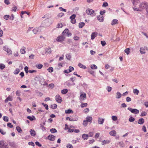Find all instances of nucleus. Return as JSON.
I'll use <instances>...</instances> for the list:
<instances>
[{"label":"nucleus","mask_w":148,"mask_h":148,"mask_svg":"<svg viewBox=\"0 0 148 148\" xmlns=\"http://www.w3.org/2000/svg\"><path fill=\"white\" fill-rule=\"evenodd\" d=\"M139 7L141 11L145 9H147L148 8V3L145 2H142L139 5Z\"/></svg>","instance_id":"obj_1"},{"label":"nucleus","mask_w":148,"mask_h":148,"mask_svg":"<svg viewBox=\"0 0 148 148\" xmlns=\"http://www.w3.org/2000/svg\"><path fill=\"white\" fill-rule=\"evenodd\" d=\"M3 49L6 51L8 55L12 54V51L7 46H4L3 48Z\"/></svg>","instance_id":"obj_2"},{"label":"nucleus","mask_w":148,"mask_h":148,"mask_svg":"<svg viewBox=\"0 0 148 148\" xmlns=\"http://www.w3.org/2000/svg\"><path fill=\"white\" fill-rule=\"evenodd\" d=\"M65 39V37L63 35L58 36L56 39V41L58 42H62Z\"/></svg>","instance_id":"obj_3"},{"label":"nucleus","mask_w":148,"mask_h":148,"mask_svg":"<svg viewBox=\"0 0 148 148\" xmlns=\"http://www.w3.org/2000/svg\"><path fill=\"white\" fill-rule=\"evenodd\" d=\"M0 148H8V145L5 143L4 140L0 141Z\"/></svg>","instance_id":"obj_4"},{"label":"nucleus","mask_w":148,"mask_h":148,"mask_svg":"<svg viewBox=\"0 0 148 148\" xmlns=\"http://www.w3.org/2000/svg\"><path fill=\"white\" fill-rule=\"evenodd\" d=\"M128 110L130 111L132 113L134 114H137L139 113V110L136 109H132L131 108H127Z\"/></svg>","instance_id":"obj_5"},{"label":"nucleus","mask_w":148,"mask_h":148,"mask_svg":"<svg viewBox=\"0 0 148 148\" xmlns=\"http://www.w3.org/2000/svg\"><path fill=\"white\" fill-rule=\"evenodd\" d=\"M62 34L63 35L66 34L68 37L71 36L72 35V34L69 32V29H66L64 30L62 33Z\"/></svg>","instance_id":"obj_6"},{"label":"nucleus","mask_w":148,"mask_h":148,"mask_svg":"<svg viewBox=\"0 0 148 148\" xmlns=\"http://www.w3.org/2000/svg\"><path fill=\"white\" fill-rule=\"evenodd\" d=\"M80 93L79 99L82 101L84 100L86 98V94L82 92Z\"/></svg>","instance_id":"obj_7"},{"label":"nucleus","mask_w":148,"mask_h":148,"mask_svg":"<svg viewBox=\"0 0 148 148\" xmlns=\"http://www.w3.org/2000/svg\"><path fill=\"white\" fill-rule=\"evenodd\" d=\"M56 100V101L59 103H61L62 101V98L61 97H60L59 95H56L55 97Z\"/></svg>","instance_id":"obj_8"},{"label":"nucleus","mask_w":148,"mask_h":148,"mask_svg":"<svg viewBox=\"0 0 148 148\" xmlns=\"http://www.w3.org/2000/svg\"><path fill=\"white\" fill-rule=\"evenodd\" d=\"M94 12V11L93 10L88 8L86 10V13L88 15H91Z\"/></svg>","instance_id":"obj_9"},{"label":"nucleus","mask_w":148,"mask_h":148,"mask_svg":"<svg viewBox=\"0 0 148 148\" xmlns=\"http://www.w3.org/2000/svg\"><path fill=\"white\" fill-rule=\"evenodd\" d=\"M48 138L49 140L51 141H54L55 138V136L52 135H49L48 137Z\"/></svg>","instance_id":"obj_10"},{"label":"nucleus","mask_w":148,"mask_h":148,"mask_svg":"<svg viewBox=\"0 0 148 148\" xmlns=\"http://www.w3.org/2000/svg\"><path fill=\"white\" fill-rule=\"evenodd\" d=\"M97 33L95 32H92L91 35V39L93 40L97 36Z\"/></svg>","instance_id":"obj_11"},{"label":"nucleus","mask_w":148,"mask_h":148,"mask_svg":"<svg viewBox=\"0 0 148 148\" xmlns=\"http://www.w3.org/2000/svg\"><path fill=\"white\" fill-rule=\"evenodd\" d=\"M31 135L33 136H34L36 135V132L35 131L32 129H31L29 131Z\"/></svg>","instance_id":"obj_12"},{"label":"nucleus","mask_w":148,"mask_h":148,"mask_svg":"<svg viewBox=\"0 0 148 148\" xmlns=\"http://www.w3.org/2000/svg\"><path fill=\"white\" fill-rule=\"evenodd\" d=\"M98 123L100 124H102L104 123V119L101 118H99L98 119Z\"/></svg>","instance_id":"obj_13"},{"label":"nucleus","mask_w":148,"mask_h":148,"mask_svg":"<svg viewBox=\"0 0 148 148\" xmlns=\"http://www.w3.org/2000/svg\"><path fill=\"white\" fill-rule=\"evenodd\" d=\"M109 134L111 136H115L116 134V132L114 130H112L110 132Z\"/></svg>","instance_id":"obj_14"},{"label":"nucleus","mask_w":148,"mask_h":148,"mask_svg":"<svg viewBox=\"0 0 148 148\" xmlns=\"http://www.w3.org/2000/svg\"><path fill=\"white\" fill-rule=\"evenodd\" d=\"M78 66L80 68L84 69H86V66L82 64V63H79L78 64Z\"/></svg>","instance_id":"obj_15"},{"label":"nucleus","mask_w":148,"mask_h":148,"mask_svg":"<svg viewBox=\"0 0 148 148\" xmlns=\"http://www.w3.org/2000/svg\"><path fill=\"white\" fill-rule=\"evenodd\" d=\"M26 48L24 47H23L21 49L20 51L21 53L24 54L25 53L26 51H25Z\"/></svg>","instance_id":"obj_16"},{"label":"nucleus","mask_w":148,"mask_h":148,"mask_svg":"<svg viewBox=\"0 0 148 148\" xmlns=\"http://www.w3.org/2000/svg\"><path fill=\"white\" fill-rule=\"evenodd\" d=\"M12 97L9 96L5 100V103H7L8 101H12Z\"/></svg>","instance_id":"obj_17"},{"label":"nucleus","mask_w":148,"mask_h":148,"mask_svg":"<svg viewBox=\"0 0 148 148\" xmlns=\"http://www.w3.org/2000/svg\"><path fill=\"white\" fill-rule=\"evenodd\" d=\"M97 19L100 22H102L103 20V17L102 15H99L97 17Z\"/></svg>","instance_id":"obj_18"},{"label":"nucleus","mask_w":148,"mask_h":148,"mask_svg":"<svg viewBox=\"0 0 148 148\" xmlns=\"http://www.w3.org/2000/svg\"><path fill=\"white\" fill-rule=\"evenodd\" d=\"M140 2V0H132V2L134 5H136Z\"/></svg>","instance_id":"obj_19"},{"label":"nucleus","mask_w":148,"mask_h":148,"mask_svg":"<svg viewBox=\"0 0 148 148\" xmlns=\"http://www.w3.org/2000/svg\"><path fill=\"white\" fill-rule=\"evenodd\" d=\"M110 142V140H104L102 142L101 144L102 145H103L106 144H108Z\"/></svg>","instance_id":"obj_20"},{"label":"nucleus","mask_w":148,"mask_h":148,"mask_svg":"<svg viewBox=\"0 0 148 148\" xmlns=\"http://www.w3.org/2000/svg\"><path fill=\"white\" fill-rule=\"evenodd\" d=\"M144 122V119L143 118H141L139 119L138 123V124H142Z\"/></svg>","instance_id":"obj_21"},{"label":"nucleus","mask_w":148,"mask_h":148,"mask_svg":"<svg viewBox=\"0 0 148 148\" xmlns=\"http://www.w3.org/2000/svg\"><path fill=\"white\" fill-rule=\"evenodd\" d=\"M92 119V118L91 116H88L86 118V120L88 122H91Z\"/></svg>","instance_id":"obj_22"},{"label":"nucleus","mask_w":148,"mask_h":148,"mask_svg":"<svg viewBox=\"0 0 148 148\" xmlns=\"http://www.w3.org/2000/svg\"><path fill=\"white\" fill-rule=\"evenodd\" d=\"M118 23V20L116 19H113L111 25H114Z\"/></svg>","instance_id":"obj_23"},{"label":"nucleus","mask_w":148,"mask_h":148,"mask_svg":"<svg viewBox=\"0 0 148 148\" xmlns=\"http://www.w3.org/2000/svg\"><path fill=\"white\" fill-rule=\"evenodd\" d=\"M82 137L84 140H87L88 137V136L87 134H83L82 135Z\"/></svg>","instance_id":"obj_24"},{"label":"nucleus","mask_w":148,"mask_h":148,"mask_svg":"<svg viewBox=\"0 0 148 148\" xmlns=\"http://www.w3.org/2000/svg\"><path fill=\"white\" fill-rule=\"evenodd\" d=\"M36 66L38 69H40L42 68L43 65L42 64H38L36 65Z\"/></svg>","instance_id":"obj_25"},{"label":"nucleus","mask_w":148,"mask_h":148,"mask_svg":"<svg viewBox=\"0 0 148 148\" xmlns=\"http://www.w3.org/2000/svg\"><path fill=\"white\" fill-rule=\"evenodd\" d=\"M64 14V13L61 12L60 13L58 14L57 16V18H59L62 17Z\"/></svg>","instance_id":"obj_26"},{"label":"nucleus","mask_w":148,"mask_h":148,"mask_svg":"<svg viewBox=\"0 0 148 148\" xmlns=\"http://www.w3.org/2000/svg\"><path fill=\"white\" fill-rule=\"evenodd\" d=\"M73 111L71 109H68V110H66L65 111V113L66 114H70L71 113H73Z\"/></svg>","instance_id":"obj_27"},{"label":"nucleus","mask_w":148,"mask_h":148,"mask_svg":"<svg viewBox=\"0 0 148 148\" xmlns=\"http://www.w3.org/2000/svg\"><path fill=\"white\" fill-rule=\"evenodd\" d=\"M20 72V69L17 68L16 69L14 72V73L15 75L18 74Z\"/></svg>","instance_id":"obj_28"},{"label":"nucleus","mask_w":148,"mask_h":148,"mask_svg":"<svg viewBox=\"0 0 148 148\" xmlns=\"http://www.w3.org/2000/svg\"><path fill=\"white\" fill-rule=\"evenodd\" d=\"M139 91L137 89H135L133 90V93L135 94L138 95Z\"/></svg>","instance_id":"obj_29"},{"label":"nucleus","mask_w":148,"mask_h":148,"mask_svg":"<svg viewBox=\"0 0 148 148\" xmlns=\"http://www.w3.org/2000/svg\"><path fill=\"white\" fill-rule=\"evenodd\" d=\"M121 97V94L119 92H117L116 93V98L117 99H119Z\"/></svg>","instance_id":"obj_30"},{"label":"nucleus","mask_w":148,"mask_h":148,"mask_svg":"<svg viewBox=\"0 0 148 148\" xmlns=\"http://www.w3.org/2000/svg\"><path fill=\"white\" fill-rule=\"evenodd\" d=\"M124 51L127 55H128L130 53V49L129 48H127Z\"/></svg>","instance_id":"obj_31"},{"label":"nucleus","mask_w":148,"mask_h":148,"mask_svg":"<svg viewBox=\"0 0 148 148\" xmlns=\"http://www.w3.org/2000/svg\"><path fill=\"white\" fill-rule=\"evenodd\" d=\"M16 129L17 131L19 133H21L22 131V130H21V128L20 127H16Z\"/></svg>","instance_id":"obj_32"},{"label":"nucleus","mask_w":148,"mask_h":148,"mask_svg":"<svg viewBox=\"0 0 148 148\" xmlns=\"http://www.w3.org/2000/svg\"><path fill=\"white\" fill-rule=\"evenodd\" d=\"M85 24L84 23L81 22L79 23V27L80 28H82L84 26Z\"/></svg>","instance_id":"obj_33"},{"label":"nucleus","mask_w":148,"mask_h":148,"mask_svg":"<svg viewBox=\"0 0 148 148\" xmlns=\"http://www.w3.org/2000/svg\"><path fill=\"white\" fill-rule=\"evenodd\" d=\"M87 105H88V104H87V103H81V107L82 108H83L84 107H85L87 106Z\"/></svg>","instance_id":"obj_34"},{"label":"nucleus","mask_w":148,"mask_h":148,"mask_svg":"<svg viewBox=\"0 0 148 148\" xmlns=\"http://www.w3.org/2000/svg\"><path fill=\"white\" fill-rule=\"evenodd\" d=\"M90 68L92 69H97V66L95 64L91 65Z\"/></svg>","instance_id":"obj_35"},{"label":"nucleus","mask_w":148,"mask_h":148,"mask_svg":"<svg viewBox=\"0 0 148 148\" xmlns=\"http://www.w3.org/2000/svg\"><path fill=\"white\" fill-rule=\"evenodd\" d=\"M68 92V90L67 89H64L61 90V93L62 94H66Z\"/></svg>","instance_id":"obj_36"},{"label":"nucleus","mask_w":148,"mask_h":148,"mask_svg":"<svg viewBox=\"0 0 148 148\" xmlns=\"http://www.w3.org/2000/svg\"><path fill=\"white\" fill-rule=\"evenodd\" d=\"M140 51L141 53L144 54L145 53V49L143 48H141L140 50Z\"/></svg>","instance_id":"obj_37"},{"label":"nucleus","mask_w":148,"mask_h":148,"mask_svg":"<svg viewBox=\"0 0 148 148\" xmlns=\"http://www.w3.org/2000/svg\"><path fill=\"white\" fill-rule=\"evenodd\" d=\"M46 52L48 53H50L51 52V50L50 48H48L46 49Z\"/></svg>","instance_id":"obj_38"},{"label":"nucleus","mask_w":148,"mask_h":148,"mask_svg":"<svg viewBox=\"0 0 148 148\" xmlns=\"http://www.w3.org/2000/svg\"><path fill=\"white\" fill-rule=\"evenodd\" d=\"M10 145L13 148H15L16 147V145L13 142L10 143Z\"/></svg>","instance_id":"obj_39"},{"label":"nucleus","mask_w":148,"mask_h":148,"mask_svg":"<svg viewBox=\"0 0 148 148\" xmlns=\"http://www.w3.org/2000/svg\"><path fill=\"white\" fill-rule=\"evenodd\" d=\"M33 32L34 34H36L38 32V28H35L33 29Z\"/></svg>","instance_id":"obj_40"},{"label":"nucleus","mask_w":148,"mask_h":148,"mask_svg":"<svg viewBox=\"0 0 148 148\" xmlns=\"http://www.w3.org/2000/svg\"><path fill=\"white\" fill-rule=\"evenodd\" d=\"M63 24L62 23H58V24L57 25V28H61L62 27H63Z\"/></svg>","instance_id":"obj_41"},{"label":"nucleus","mask_w":148,"mask_h":148,"mask_svg":"<svg viewBox=\"0 0 148 148\" xmlns=\"http://www.w3.org/2000/svg\"><path fill=\"white\" fill-rule=\"evenodd\" d=\"M129 120L130 122H133L135 120V119L133 117L131 116L129 118Z\"/></svg>","instance_id":"obj_42"},{"label":"nucleus","mask_w":148,"mask_h":148,"mask_svg":"<svg viewBox=\"0 0 148 148\" xmlns=\"http://www.w3.org/2000/svg\"><path fill=\"white\" fill-rule=\"evenodd\" d=\"M50 131L52 133H53L57 132V130L55 129L54 128H52L50 130Z\"/></svg>","instance_id":"obj_43"},{"label":"nucleus","mask_w":148,"mask_h":148,"mask_svg":"<svg viewBox=\"0 0 148 148\" xmlns=\"http://www.w3.org/2000/svg\"><path fill=\"white\" fill-rule=\"evenodd\" d=\"M34 118L35 119V118L34 116H33V117H32L30 116H27V118L28 119H29L30 121H33L34 120Z\"/></svg>","instance_id":"obj_44"},{"label":"nucleus","mask_w":148,"mask_h":148,"mask_svg":"<svg viewBox=\"0 0 148 148\" xmlns=\"http://www.w3.org/2000/svg\"><path fill=\"white\" fill-rule=\"evenodd\" d=\"M47 70L49 72L51 73L53 71V69L52 67H50L47 69Z\"/></svg>","instance_id":"obj_45"},{"label":"nucleus","mask_w":148,"mask_h":148,"mask_svg":"<svg viewBox=\"0 0 148 148\" xmlns=\"http://www.w3.org/2000/svg\"><path fill=\"white\" fill-rule=\"evenodd\" d=\"M5 67V66L3 64H1L0 65V69L2 70Z\"/></svg>","instance_id":"obj_46"},{"label":"nucleus","mask_w":148,"mask_h":148,"mask_svg":"<svg viewBox=\"0 0 148 148\" xmlns=\"http://www.w3.org/2000/svg\"><path fill=\"white\" fill-rule=\"evenodd\" d=\"M10 17V16L9 15H6L4 16L3 18H4L6 20H7Z\"/></svg>","instance_id":"obj_47"},{"label":"nucleus","mask_w":148,"mask_h":148,"mask_svg":"<svg viewBox=\"0 0 148 148\" xmlns=\"http://www.w3.org/2000/svg\"><path fill=\"white\" fill-rule=\"evenodd\" d=\"M87 121L86 120H84L83 121V124L84 126H86L88 124Z\"/></svg>","instance_id":"obj_48"},{"label":"nucleus","mask_w":148,"mask_h":148,"mask_svg":"<svg viewBox=\"0 0 148 148\" xmlns=\"http://www.w3.org/2000/svg\"><path fill=\"white\" fill-rule=\"evenodd\" d=\"M147 114V112H146L143 111L141 114L140 116H145Z\"/></svg>","instance_id":"obj_49"},{"label":"nucleus","mask_w":148,"mask_h":148,"mask_svg":"<svg viewBox=\"0 0 148 148\" xmlns=\"http://www.w3.org/2000/svg\"><path fill=\"white\" fill-rule=\"evenodd\" d=\"M57 105L56 104H54L51 105V108L53 109H55L57 107Z\"/></svg>","instance_id":"obj_50"},{"label":"nucleus","mask_w":148,"mask_h":148,"mask_svg":"<svg viewBox=\"0 0 148 148\" xmlns=\"http://www.w3.org/2000/svg\"><path fill=\"white\" fill-rule=\"evenodd\" d=\"M89 111V109L88 108H86L84 110V112L85 113H88Z\"/></svg>","instance_id":"obj_51"},{"label":"nucleus","mask_w":148,"mask_h":148,"mask_svg":"<svg viewBox=\"0 0 148 148\" xmlns=\"http://www.w3.org/2000/svg\"><path fill=\"white\" fill-rule=\"evenodd\" d=\"M112 119L113 121H116L117 119V116H112Z\"/></svg>","instance_id":"obj_52"},{"label":"nucleus","mask_w":148,"mask_h":148,"mask_svg":"<svg viewBox=\"0 0 148 148\" xmlns=\"http://www.w3.org/2000/svg\"><path fill=\"white\" fill-rule=\"evenodd\" d=\"M3 119L5 121L8 122V117L5 116H3Z\"/></svg>","instance_id":"obj_53"},{"label":"nucleus","mask_w":148,"mask_h":148,"mask_svg":"<svg viewBox=\"0 0 148 148\" xmlns=\"http://www.w3.org/2000/svg\"><path fill=\"white\" fill-rule=\"evenodd\" d=\"M42 104L44 106L46 110H47L48 109V106L47 104H44V103H42Z\"/></svg>","instance_id":"obj_54"},{"label":"nucleus","mask_w":148,"mask_h":148,"mask_svg":"<svg viewBox=\"0 0 148 148\" xmlns=\"http://www.w3.org/2000/svg\"><path fill=\"white\" fill-rule=\"evenodd\" d=\"M66 120H69V121H75V120L74 119H73L69 117H67L66 118Z\"/></svg>","instance_id":"obj_55"},{"label":"nucleus","mask_w":148,"mask_h":148,"mask_svg":"<svg viewBox=\"0 0 148 148\" xmlns=\"http://www.w3.org/2000/svg\"><path fill=\"white\" fill-rule=\"evenodd\" d=\"M28 67L27 66H26L25 67L24 70H25V73H28Z\"/></svg>","instance_id":"obj_56"},{"label":"nucleus","mask_w":148,"mask_h":148,"mask_svg":"<svg viewBox=\"0 0 148 148\" xmlns=\"http://www.w3.org/2000/svg\"><path fill=\"white\" fill-rule=\"evenodd\" d=\"M17 9L16 7L15 6H14L12 8L11 11H16V10Z\"/></svg>","instance_id":"obj_57"},{"label":"nucleus","mask_w":148,"mask_h":148,"mask_svg":"<svg viewBox=\"0 0 148 148\" xmlns=\"http://www.w3.org/2000/svg\"><path fill=\"white\" fill-rule=\"evenodd\" d=\"M108 6V3L106 2H104L103 4L102 5L103 7H107Z\"/></svg>","instance_id":"obj_58"},{"label":"nucleus","mask_w":148,"mask_h":148,"mask_svg":"<svg viewBox=\"0 0 148 148\" xmlns=\"http://www.w3.org/2000/svg\"><path fill=\"white\" fill-rule=\"evenodd\" d=\"M75 14H73L70 17V18L71 19H75Z\"/></svg>","instance_id":"obj_59"},{"label":"nucleus","mask_w":148,"mask_h":148,"mask_svg":"<svg viewBox=\"0 0 148 148\" xmlns=\"http://www.w3.org/2000/svg\"><path fill=\"white\" fill-rule=\"evenodd\" d=\"M107 90L108 92H110L112 90V88L110 86H108Z\"/></svg>","instance_id":"obj_60"},{"label":"nucleus","mask_w":148,"mask_h":148,"mask_svg":"<svg viewBox=\"0 0 148 148\" xmlns=\"http://www.w3.org/2000/svg\"><path fill=\"white\" fill-rule=\"evenodd\" d=\"M0 132L3 135H4L6 133V132L3 130L1 129H0Z\"/></svg>","instance_id":"obj_61"},{"label":"nucleus","mask_w":148,"mask_h":148,"mask_svg":"<svg viewBox=\"0 0 148 148\" xmlns=\"http://www.w3.org/2000/svg\"><path fill=\"white\" fill-rule=\"evenodd\" d=\"M7 125L8 127L10 128H12L13 127V125L10 123H8Z\"/></svg>","instance_id":"obj_62"},{"label":"nucleus","mask_w":148,"mask_h":148,"mask_svg":"<svg viewBox=\"0 0 148 148\" xmlns=\"http://www.w3.org/2000/svg\"><path fill=\"white\" fill-rule=\"evenodd\" d=\"M67 148H73V146L71 144H68L66 146Z\"/></svg>","instance_id":"obj_63"},{"label":"nucleus","mask_w":148,"mask_h":148,"mask_svg":"<svg viewBox=\"0 0 148 148\" xmlns=\"http://www.w3.org/2000/svg\"><path fill=\"white\" fill-rule=\"evenodd\" d=\"M66 57L67 59L70 60L71 59V56L69 54H67L66 55Z\"/></svg>","instance_id":"obj_64"}]
</instances>
